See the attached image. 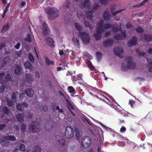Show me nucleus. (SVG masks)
<instances>
[{
    "mask_svg": "<svg viewBox=\"0 0 152 152\" xmlns=\"http://www.w3.org/2000/svg\"><path fill=\"white\" fill-rule=\"evenodd\" d=\"M25 79L26 82L30 84H31L34 81V79L32 75L28 74H26Z\"/></svg>",
    "mask_w": 152,
    "mask_h": 152,
    "instance_id": "obj_17",
    "label": "nucleus"
},
{
    "mask_svg": "<svg viewBox=\"0 0 152 152\" xmlns=\"http://www.w3.org/2000/svg\"><path fill=\"white\" fill-rule=\"evenodd\" d=\"M122 10H119L118 11H115V12H114L112 14L114 16H115L116 15H117L118 13L120 12Z\"/></svg>",
    "mask_w": 152,
    "mask_h": 152,
    "instance_id": "obj_62",
    "label": "nucleus"
},
{
    "mask_svg": "<svg viewBox=\"0 0 152 152\" xmlns=\"http://www.w3.org/2000/svg\"><path fill=\"white\" fill-rule=\"evenodd\" d=\"M24 92L28 97H32L34 95V91L31 88H27L25 89Z\"/></svg>",
    "mask_w": 152,
    "mask_h": 152,
    "instance_id": "obj_22",
    "label": "nucleus"
},
{
    "mask_svg": "<svg viewBox=\"0 0 152 152\" xmlns=\"http://www.w3.org/2000/svg\"><path fill=\"white\" fill-rule=\"evenodd\" d=\"M28 104L25 102L19 104L17 106V109L19 111H22L24 109V108H27L28 106Z\"/></svg>",
    "mask_w": 152,
    "mask_h": 152,
    "instance_id": "obj_18",
    "label": "nucleus"
},
{
    "mask_svg": "<svg viewBox=\"0 0 152 152\" xmlns=\"http://www.w3.org/2000/svg\"><path fill=\"white\" fill-rule=\"evenodd\" d=\"M114 32H117L118 31V28L117 27L114 26L112 28Z\"/></svg>",
    "mask_w": 152,
    "mask_h": 152,
    "instance_id": "obj_64",
    "label": "nucleus"
},
{
    "mask_svg": "<svg viewBox=\"0 0 152 152\" xmlns=\"http://www.w3.org/2000/svg\"><path fill=\"white\" fill-rule=\"evenodd\" d=\"M35 76L36 77L38 78L40 77V74L38 71H37L35 72Z\"/></svg>",
    "mask_w": 152,
    "mask_h": 152,
    "instance_id": "obj_63",
    "label": "nucleus"
},
{
    "mask_svg": "<svg viewBox=\"0 0 152 152\" xmlns=\"http://www.w3.org/2000/svg\"><path fill=\"white\" fill-rule=\"evenodd\" d=\"M29 129L31 132L35 133L39 132L41 129L38 122L36 121H34L30 124Z\"/></svg>",
    "mask_w": 152,
    "mask_h": 152,
    "instance_id": "obj_3",
    "label": "nucleus"
},
{
    "mask_svg": "<svg viewBox=\"0 0 152 152\" xmlns=\"http://www.w3.org/2000/svg\"><path fill=\"white\" fill-rule=\"evenodd\" d=\"M72 41H74V43L75 45H79V39L77 38H74L72 39Z\"/></svg>",
    "mask_w": 152,
    "mask_h": 152,
    "instance_id": "obj_43",
    "label": "nucleus"
},
{
    "mask_svg": "<svg viewBox=\"0 0 152 152\" xmlns=\"http://www.w3.org/2000/svg\"><path fill=\"white\" fill-rule=\"evenodd\" d=\"M67 90L70 93H72L73 94H75L76 93V91L75 89L72 86H69L68 87Z\"/></svg>",
    "mask_w": 152,
    "mask_h": 152,
    "instance_id": "obj_36",
    "label": "nucleus"
},
{
    "mask_svg": "<svg viewBox=\"0 0 152 152\" xmlns=\"http://www.w3.org/2000/svg\"><path fill=\"white\" fill-rule=\"evenodd\" d=\"M147 135L150 136L152 135V129H149L146 131Z\"/></svg>",
    "mask_w": 152,
    "mask_h": 152,
    "instance_id": "obj_52",
    "label": "nucleus"
},
{
    "mask_svg": "<svg viewBox=\"0 0 152 152\" xmlns=\"http://www.w3.org/2000/svg\"><path fill=\"white\" fill-rule=\"evenodd\" d=\"M8 8L7 7H5L4 8L3 13L2 15V18H4V16H5L7 12L9 11Z\"/></svg>",
    "mask_w": 152,
    "mask_h": 152,
    "instance_id": "obj_50",
    "label": "nucleus"
},
{
    "mask_svg": "<svg viewBox=\"0 0 152 152\" xmlns=\"http://www.w3.org/2000/svg\"><path fill=\"white\" fill-rule=\"evenodd\" d=\"M112 25L110 23L104 24L102 26H98V27H100L101 29H103V32L104 31V30L105 29H108L112 27Z\"/></svg>",
    "mask_w": 152,
    "mask_h": 152,
    "instance_id": "obj_27",
    "label": "nucleus"
},
{
    "mask_svg": "<svg viewBox=\"0 0 152 152\" xmlns=\"http://www.w3.org/2000/svg\"><path fill=\"white\" fill-rule=\"evenodd\" d=\"M45 40L48 46L51 48H53L54 46V42L55 41L53 40V38H52L51 37H45Z\"/></svg>",
    "mask_w": 152,
    "mask_h": 152,
    "instance_id": "obj_12",
    "label": "nucleus"
},
{
    "mask_svg": "<svg viewBox=\"0 0 152 152\" xmlns=\"http://www.w3.org/2000/svg\"><path fill=\"white\" fill-rule=\"evenodd\" d=\"M113 42V40L111 38H109L104 40L103 42V45L104 46L107 47L112 44Z\"/></svg>",
    "mask_w": 152,
    "mask_h": 152,
    "instance_id": "obj_19",
    "label": "nucleus"
},
{
    "mask_svg": "<svg viewBox=\"0 0 152 152\" xmlns=\"http://www.w3.org/2000/svg\"><path fill=\"white\" fill-rule=\"evenodd\" d=\"M20 149L22 151H24L26 150L25 146L23 144H21L20 145Z\"/></svg>",
    "mask_w": 152,
    "mask_h": 152,
    "instance_id": "obj_55",
    "label": "nucleus"
},
{
    "mask_svg": "<svg viewBox=\"0 0 152 152\" xmlns=\"http://www.w3.org/2000/svg\"><path fill=\"white\" fill-rule=\"evenodd\" d=\"M145 3L143 1L142 2H141L140 3L136 5H134L133 6V7H139L141 6H142L144 5L145 4Z\"/></svg>",
    "mask_w": 152,
    "mask_h": 152,
    "instance_id": "obj_49",
    "label": "nucleus"
},
{
    "mask_svg": "<svg viewBox=\"0 0 152 152\" xmlns=\"http://www.w3.org/2000/svg\"><path fill=\"white\" fill-rule=\"evenodd\" d=\"M12 80L10 75L9 73L5 75V72H3L0 73V83L1 84H4L7 83Z\"/></svg>",
    "mask_w": 152,
    "mask_h": 152,
    "instance_id": "obj_5",
    "label": "nucleus"
},
{
    "mask_svg": "<svg viewBox=\"0 0 152 152\" xmlns=\"http://www.w3.org/2000/svg\"><path fill=\"white\" fill-rule=\"evenodd\" d=\"M7 105L8 106L12 107L13 105V103L12 102L10 99H8L7 100Z\"/></svg>",
    "mask_w": 152,
    "mask_h": 152,
    "instance_id": "obj_57",
    "label": "nucleus"
},
{
    "mask_svg": "<svg viewBox=\"0 0 152 152\" xmlns=\"http://www.w3.org/2000/svg\"><path fill=\"white\" fill-rule=\"evenodd\" d=\"M93 11H88L86 12L87 17L88 19L90 20H92L93 18Z\"/></svg>",
    "mask_w": 152,
    "mask_h": 152,
    "instance_id": "obj_30",
    "label": "nucleus"
},
{
    "mask_svg": "<svg viewBox=\"0 0 152 152\" xmlns=\"http://www.w3.org/2000/svg\"><path fill=\"white\" fill-rule=\"evenodd\" d=\"M12 80L10 75L9 73L5 75V72H3L0 73V83L1 84H4L7 83Z\"/></svg>",
    "mask_w": 152,
    "mask_h": 152,
    "instance_id": "obj_4",
    "label": "nucleus"
},
{
    "mask_svg": "<svg viewBox=\"0 0 152 152\" xmlns=\"http://www.w3.org/2000/svg\"><path fill=\"white\" fill-rule=\"evenodd\" d=\"M2 111L4 114L7 115L10 113V110L7 106H5L2 108Z\"/></svg>",
    "mask_w": 152,
    "mask_h": 152,
    "instance_id": "obj_34",
    "label": "nucleus"
},
{
    "mask_svg": "<svg viewBox=\"0 0 152 152\" xmlns=\"http://www.w3.org/2000/svg\"><path fill=\"white\" fill-rule=\"evenodd\" d=\"M7 139V137L4 136L2 137L1 140V143H5L6 142Z\"/></svg>",
    "mask_w": 152,
    "mask_h": 152,
    "instance_id": "obj_53",
    "label": "nucleus"
},
{
    "mask_svg": "<svg viewBox=\"0 0 152 152\" xmlns=\"http://www.w3.org/2000/svg\"><path fill=\"white\" fill-rule=\"evenodd\" d=\"M20 45L21 44L20 43V42H18L17 43V44L15 46V48L17 50H18L20 46Z\"/></svg>",
    "mask_w": 152,
    "mask_h": 152,
    "instance_id": "obj_60",
    "label": "nucleus"
},
{
    "mask_svg": "<svg viewBox=\"0 0 152 152\" xmlns=\"http://www.w3.org/2000/svg\"><path fill=\"white\" fill-rule=\"evenodd\" d=\"M116 9V7L115 4H113L110 6V10L112 14L113 13Z\"/></svg>",
    "mask_w": 152,
    "mask_h": 152,
    "instance_id": "obj_46",
    "label": "nucleus"
},
{
    "mask_svg": "<svg viewBox=\"0 0 152 152\" xmlns=\"http://www.w3.org/2000/svg\"><path fill=\"white\" fill-rule=\"evenodd\" d=\"M1 86H0V92H3L4 91L5 87L4 84H1Z\"/></svg>",
    "mask_w": 152,
    "mask_h": 152,
    "instance_id": "obj_56",
    "label": "nucleus"
},
{
    "mask_svg": "<svg viewBox=\"0 0 152 152\" xmlns=\"http://www.w3.org/2000/svg\"><path fill=\"white\" fill-rule=\"evenodd\" d=\"M15 73L18 75L21 74L22 73V68L20 66L18 65H16L14 67Z\"/></svg>",
    "mask_w": 152,
    "mask_h": 152,
    "instance_id": "obj_21",
    "label": "nucleus"
},
{
    "mask_svg": "<svg viewBox=\"0 0 152 152\" xmlns=\"http://www.w3.org/2000/svg\"><path fill=\"white\" fill-rule=\"evenodd\" d=\"M82 143L83 148H86L90 146L91 141L90 138L88 136H85L82 138Z\"/></svg>",
    "mask_w": 152,
    "mask_h": 152,
    "instance_id": "obj_7",
    "label": "nucleus"
},
{
    "mask_svg": "<svg viewBox=\"0 0 152 152\" xmlns=\"http://www.w3.org/2000/svg\"><path fill=\"white\" fill-rule=\"evenodd\" d=\"M75 28L79 32L83 30V28L82 26L79 24L78 23H75Z\"/></svg>",
    "mask_w": 152,
    "mask_h": 152,
    "instance_id": "obj_35",
    "label": "nucleus"
},
{
    "mask_svg": "<svg viewBox=\"0 0 152 152\" xmlns=\"http://www.w3.org/2000/svg\"><path fill=\"white\" fill-rule=\"evenodd\" d=\"M125 59L127 62V64L125 66L123 63L121 68L123 71H127L130 68L134 69L135 67V64L132 61V58L130 57L127 56L125 57Z\"/></svg>",
    "mask_w": 152,
    "mask_h": 152,
    "instance_id": "obj_2",
    "label": "nucleus"
},
{
    "mask_svg": "<svg viewBox=\"0 0 152 152\" xmlns=\"http://www.w3.org/2000/svg\"><path fill=\"white\" fill-rule=\"evenodd\" d=\"M99 7V5L98 3H95L93 4L91 8L93 10H97Z\"/></svg>",
    "mask_w": 152,
    "mask_h": 152,
    "instance_id": "obj_41",
    "label": "nucleus"
},
{
    "mask_svg": "<svg viewBox=\"0 0 152 152\" xmlns=\"http://www.w3.org/2000/svg\"><path fill=\"white\" fill-rule=\"evenodd\" d=\"M45 62L48 66H53L54 65V62L53 61L50 60L47 56H45Z\"/></svg>",
    "mask_w": 152,
    "mask_h": 152,
    "instance_id": "obj_25",
    "label": "nucleus"
},
{
    "mask_svg": "<svg viewBox=\"0 0 152 152\" xmlns=\"http://www.w3.org/2000/svg\"><path fill=\"white\" fill-rule=\"evenodd\" d=\"M10 59L9 57L5 58L3 61V64L1 66V67L3 68L6 66L9 62Z\"/></svg>",
    "mask_w": 152,
    "mask_h": 152,
    "instance_id": "obj_28",
    "label": "nucleus"
},
{
    "mask_svg": "<svg viewBox=\"0 0 152 152\" xmlns=\"http://www.w3.org/2000/svg\"><path fill=\"white\" fill-rule=\"evenodd\" d=\"M41 150L40 146L38 145L34 148L32 152H41Z\"/></svg>",
    "mask_w": 152,
    "mask_h": 152,
    "instance_id": "obj_38",
    "label": "nucleus"
},
{
    "mask_svg": "<svg viewBox=\"0 0 152 152\" xmlns=\"http://www.w3.org/2000/svg\"><path fill=\"white\" fill-rule=\"evenodd\" d=\"M24 40L28 42H30L31 41V36L29 33L28 34L26 37L24 38Z\"/></svg>",
    "mask_w": 152,
    "mask_h": 152,
    "instance_id": "obj_40",
    "label": "nucleus"
},
{
    "mask_svg": "<svg viewBox=\"0 0 152 152\" xmlns=\"http://www.w3.org/2000/svg\"><path fill=\"white\" fill-rule=\"evenodd\" d=\"M45 12L48 15V18L51 20H54L59 16L58 10L55 8L51 7L46 9Z\"/></svg>",
    "mask_w": 152,
    "mask_h": 152,
    "instance_id": "obj_1",
    "label": "nucleus"
},
{
    "mask_svg": "<svg viewBox=\"0 0 152 152\" xmlns=\"http://www.w3.org/2000/svg\"><path fill=\"white\" fill-rule=\"evenodd\" d=\"M26 125L23 124L21 125L20 129L22 132H24L26 131Z\"/></svg>",
    "mask_w": 152,
    "mask_h": 152,
    "instance_id": "obj_44",
    "label": "nucleus"
},
{
    "mask_svg": "<svg viewBox=\"0 0 152 152\" xmlns=\"http://www.w3.org/2000/svg\"><path fill=\"white\" fill-rule=\"evenodd\" d=\"M56 143L60 147H63L65 145V140L64 139L62 138L60 136L58 135L56 136Z\"/></svg>",
    "mask_w": 152,
    "mask_h": 152,
    "instance_id": "obj_11",
    "label": "nucleus"
},
{
    "mask_svg": "<svg viewBox=\"0 0 152 152\" xmlns=\"http://www.w3.org/2000/svg\"><path fill=\"white\" fill-rule=\"evenodd\" d=\"M144 39L145 41L149 42L152 41V35L148 34H144Z\"/></svg>",
    "mask_w": 152,
    "mask_h": 152,
    "instance_id": "obj_24",
    "label": "nucleus"
},
{
    "mask_svg": "<svg viewBox=\"0 0 152 152\" xmlns=\"http://www.w3.org/2000/svg\"><path fill=\"white\" fill-rule=\"evenodd\" d=\"M28 59L32 62H34V58L33 55L31 53H30L28 56Z\"/></svg>",
    "mask_w": 152,
    "mask_h": 152,
    "instance_id": "obj_47",
    "label": "nucleus"
},
{
    "mask_svg": "<svg viewBox=\"0 0 152 152\" xmlns=\"http://www.w3.org/2000/svg\"><path fill=\"white\" fill-rule=\"evenodd\" d=\"M96 55L97 59H101L102 56V54L101 53L97 52L96 53Z\"/></svg>",
    "mask_w": 152,
    "mask_h": 152,
    "instance_id": "obj_58",
    "label": "nucleus"
},
{
    "mask_svg": "<svg viewBox=\"0 0 152 152\" xmlns=\"http://www.w3.org/2000/svg\"><path fill=\"white\" fill-rule=\"evenodd\" d=\"M74 131L72 128L70 126H67L65 130V135L67 139L70 138L73 136Z\"/></svg>",
    "mask_w": 152,
    "mask_h": 152,
    "instance_id": "obj_8",
    "label": "nucleus"
},
{
    "mask_svg": "<svg viewBox=\"0 0 152 152\" xmlns=\"http://www.w3.org/2000/svg\"><path fill=\"white\" fill-rule=\"evenodd\" d=\"M11 99L13 102H15L16 101V93H14L12 94Z\"/></svg>",
    "mask_w": 152,
    "mask_h": 152,
    "instance_id": "obj_51",
    "label": "nucleus"
},
{
    "mask_svg": "<svg viewBox=\"0 0 152 152\" xmlns=\"http://www.w3.org/2000/svg\"><path fill=\"white\" fill-rule=\"evenodd\" d=\"M103 32V30L101 29L100 27H97L96 28V33L93 34V36L96 40H99L101 37L102 34Z\"/></svg>",
    "mask_w": 152,
    "mask_h": 152,
    "instance_id": "obj_10",
    "label": "nucleus"
},
{
    "mask_svg": "<svg viewBox=\"0 0 152 152\" xmlns=\"http://www.w3.org/2000/svg\"><path fill=\"white\" fill-rule=\"evenodd\" d=\"M135 31L138 33H142L143 32L144 29L140 26H138L135 29Z\"/></svg>",
    "mask_w": 152,
    "mask_h": 152,
    "instance_id": "obj_42",
    "label": "nucleus"
},
{
    "mask_svg": "<svg viewBox=\"0 0 152 152\" xmlns=\"http://www.w3.org/2000/svg\"><path fill=\"white\" fill-rule=\"evenodd\" d=\"M10 28L9 23H7L5 25H3L2 28L1 30V32L2 33H3L8 30Z\"/></svg>",
    "mask_w": 152,
    "mask_h": 152,
    "instance_id": "obj_26",
    "label": "nucleus"
},
{
    "mask_svg": "<svg viewBox=\"0 0 152 152\" xmlns=\"http://www.w3.org/2000/svg\"><path fill=\"white\" fill-rule=\"evenodd\" d=\"M91 3L89 0H86L84 2V5L85 8L89 9L91 7Z\"/></svg>",
    "mask_w": 152,
    "mask_h": 152,
    "instance_id": "obj_33",
    "label": "nucleus"
},
{
    "mask_svg": "<svg viewBox=\"0 0 152 152\" xmlns=\"http://www.w3.org/2000/svg\"><path fill=\"white\" fill-rule=\"evenodd\" d=\"M66 106L70 111L74 109L73 106L68 99H66Z\"/></svg>",
    "mask_w": 152,
    "mask_h": 152,
    "instance_id": "obj_29",
    "label": "nucleus"
},
{
    "mask_svg": "<svg viewBox=\"0 0 152 152\" xmlns=\"http://www.w3.org/2000/svg\"><path fill=\"white\" fill-rule=\"evenodd\" d=\"M82 40L85 44H88L90 41L91 38L89 36L88 33L84 31L79 32Z\"/></svg>",
    "mask_w": 152,
    "mask_h": 152,
    "instance_id": "obj_6",
    "label": "nucleus"
},
{
    "mask_svg": "<svg viewBox=\"0 0 152 152\" xmlns=\"http://www.w3.org/2000/svg\"><path fill=\"white\" fill-rule=\"evenodd\" d=\"M80 78H81L79 75H77L75 76V75L72 76L71 77V79L73 81H76L78 80Z\"/></svg>",
    "mask_w": 152,
    "mask_h": 152,
    "instance_id": "obj_39",
    "label": "nucleus"
},
{
    "mask_svg": "<svg viewBox=\"0 0 152 152\" xmlns=\"http://www.w3.org/2000/svg\"><path fill=\"white\" fill-rule=\"evenodd\" d=\"M88 66L89 68L91 70H94L95 69L94 66L90 61L88 64Z\"/></svg>",
    "mask_w": 152,
    "mask_h": 152,
    "instance_id": "obj_48",
    "label": "nucleus"
},
{
    "mask_svg": "<svg viewBox=\"0 0 152 152\" xmlns=\"http://www.w3.org/2000/svg\"><path fill=\"white\" fill-rule=\"evenodd\" d=\"M7 139L11 141H14L16 140L15 137L12 135H8L7 136Z\"/></svg>",
    "mask_w": 152,
    "mask_h": 152,
    "instance_id": "obj_37",
    "label": "nucleus"
},
{
    "mask_svg": "<svg viewBox=\"0 0 152 152\" xmlns=\"http://www.w3.org/2000/svg\"><path fill=\"white\" fill-rule=\"evenodd\" d=\"M137 38L136 37H133L129 40L127 42V45L129 47L136 46L137 44Z\"/></svg>",
    "mask_w": 152,
    "mask_h": 152,
    "instance_id": "obj_14",
    "label": "nucleus"
},
{
    "mask_svg": "<svg viewBox=\"0 0 152 152\" xmlns=\"http://www.w3.org/2000/svg\"><path fill=\"white\" fill-rule=\"evenodd\" d=\"M74 130L75 132V136L77 139H79L81 136L80 134V131L77 127L75 128Z\"/></svg>",
    "mask_w": 152,
    "mask_h": 152,
    "instance_id": "obj_32",
    "label": "nucleus"
},
{
    "mask_svg": "<svg viewBox=\"0 0 152 152\" xmlns=\"http://www.w3.org/2000/svg\"><path fill=\"white\" fill-rule=\"evenodd\" d=\"M24 65L26 69H28L31 70H32L33 69V67L31 64L28 61L24 63Z\"/></svg>",
    "mask_w": 152,
    "mask_h": 152,
    "instance_id": "obj_31",
    "label": "nucleus"
},
{
    "mask_svg": "<svg viewBox=\"0 0 152 152\" xmlns=\"http://www.w3.org/2000/svg\"><path fill=\"white\" fill-rule=\"evenodd\" d=\"M42 34L44 37L48 35L50 32L49 28L48 27L47 24L44 23L42 26Z\"/></svg>",
    "mask_w": 152,
    "mask_h": 152,
    "instance_id": "obj_9",
    "label": "nucleus"
},
{
    "mask_svg": "<svg viewBox=\"0 0 152 152\" xmlns=\"http://www.w3.org/2000/svg\"><path fill=\"white\" fill-rule=\"evenodd\" d=\"M103 15L104 20L107 21L110 20L111 15L108 10H105L103 13Z\"/></svg>",
    "mask_w": 152,
    "mask_h": 152,
    "instance_id": "obj_16",
    "label": "nucleus"
},
{
    "mask_svg": "<svg viewBox=\"0 0 152 152\" xmlns=\"http://www.w3.org/2000/svg\"><path fill=\"white\" fill-rule=\"evenodd\" d=\"M6 47V44L4 42L0 43V50H1L4 48Z\"/></svg>",
    "mask_w": 152,
    "mask_h": 152,
    "instance_id": "obj_54",
    "label": "nucleus"
},
{
    "mask_svg": "<svg viewBox=\"0 0 152 152\" xmlns=\"http://www.w3.org/2000/svg\"><path fill=\"white\" fill-rule=\"evenodd\" d=\"M126 37V34L125 32H122L121 34L115 35L114 36V38L115 39L122 40Z\"/></svg>",
    "mask_w": 152,
    "mask_h": 152,
    "instance_id": "obj_15",
    "label": "nucleus"
},
{
    "mask_svg": "<svg viewBox=\"0 0 152 152\" xmlns=\"http://www.w3.org/2000/svg\"><path fill=\"white\" fill-rule=\"evenodd\" d=\"M17 120L21 123H23L24 121V116L22 114H18L16 116Z\"/></svg>",
    "mask_w": 152,
    "mask_h": 152,
    "instance_id": "obj_23",
    "label": "nucleus"
},
{
    "mask_svg": "<svg viewBox=\"0 0 152 152\" xmlns=\"http://www.w3.org/2000/svg\"><path fill=\"white\" fill-rule=\"evenodd\" d=\"M70 1L69 0H67L64 4V7L68 9L70 8Z\"/></svg>",
    "mask_w": 152,
    "mask_h": 152,
    "instance_id": "obj_45",
    "label": "nucleus"
},
{
    "mask_svg": "<svg viewBox=\"0 0 152 152\" xmlns=\"http://www.w3.org/2000/svg\"><path fill=\"white\" fill-rule=\"evenodd\" d=\"M84 24L86 27H90V24L88 22H87L85 20L84 21Z\"/></svg>",
    "mask_w": 152,
    "mask_h": 152,
    "instance_id": "obj_59",
    "label": "nucleus"
},
{
    "mask_svg": "<svg viewBox=\"0 0 152 152\" xmlns=\"http://www.w3.org/2000/svg\"><path fill=\"white\" fill-rule=\"evenodd\" d=\"M33 116V114L32 113H28V115H27V117L29 119H31L32 118Z\"/></svg>",
    "mask_w": 152,
    "mask_h": 152,
    "instance_id": "obj_61",
    "label": "nucleus"
},
{
    "mask_svg": "<svg viewBox=\"0 0 152 152\" xmlns=\"http://www.w3.org/2000/svg\"><path fill=\"white\" fill-rule=\"evenodd\" d=\"M115 54L118 56L121 57V54L124 53V50L121 46L116 47L114 49Z\"/></svg>",
    "mask_w": 152,
    "mask_h": 152,
    "instance_id": "obj_13",
    "label": "nucleus"
},
{
    "mask_svg": "<svg viewBox=\"0 0 152 152\" xmlns=\"http://www.w3.org/2000/svg\"><path fill=\"white\" fill-rule=\"evenodd\" d=\"M50 121L49 120L46 121L44 124V128L45 129L49 131L51 129L54 127L55 125L54 124L51 125V126L49 125V123Z\"/></svg>",
    "mask_w": 152,
    "mask_h": 152,
    "instance_id": "obj_20",
    "label": "nucleus"
}]
</instances>
